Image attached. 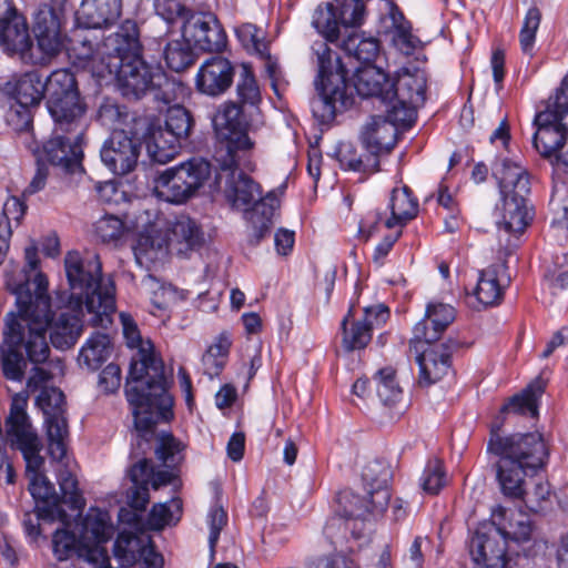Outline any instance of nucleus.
<instances>
[{
    "mask_svg": "<svg viewBox=\"0 0 568 568\" xmlns=\"http://www.w3.org/2000/svg\"><path fill=\"white\" fill-rule=\"evenodd\" d=\"M501 426L499 418L491 424L487 443V453L495 458L499 489L508 498L523 499L531 511H542L549 504L550 486L547 481H538L531 491H527L526 478L547 465L548 446L537 432L501 435Z\"/></svg>",
    "mask_w": 568,
    "mask_h": 568,
    "instance_id": "nucleus-1",
    "label": "nucleus"
},
{
    "mask_svg": "<svg viewBox=\"0 0 568 568\" xmlns=\"http://www.w3.org/2000/svg\"><path fill=\"white\" fill-rule=\"evenodd\" d=\"M43 280L38 284L39 293L29 291L13 281L9 282V292L16 296V312L7 313L0 344V363L3 376L12 382L24 377L27 362L43 364L50 356L47 341L49 318L48 298L43 295Z\"/></svg>",
    "mask_w": 568,
    "mask_h": 568,
    "instance_id": "nucleus-2",
    "label": "nucleus"
},
{
    "mask_svg": "<svg viewBox=\"0 0 568 568\" xmlns=\"http://www.w3.org/2000/svg\"><path fill=\"white\" fill-rule=\"evenodd\" d=\"M126 345L136 349L125 384V397L139 432H151L159 422L173 418V397L164 364L155 354L150 339H143L136 323L129 314L120 315Z\"/></svg>",
    "mask_w": 568,
    "mask_h": 568,
    "instance_id": "nucleus-3",
    "label": "nucleus"
},
{
    "mask_svg": "<svg viewBox=\"0 0 568 568\" xmlns=\"http://www.w3.org/2000/svg\"><path fill=\"white\" fill-rule=\"evenodd\" d=\"M250 162L251 166H245L240 161L229 165L216 161L220 170L215 175L214 185L234 209L247 211V207L253 204L252 210L246 213V217L252 225L251 242L258 244L272 229L280 201L273 191L262 196L261 185L244 172L255 170L253 153H250Z\"/></svg>",
    "mask_w": 568,
    "mask_h": 568,
    "instance_id": "nucleus-4",
    "label": "nucleus"
},
{
    "mask_svg": "<svg viewBox=\"0 0 568 568\" xmlns=\"http://www.w3.org/2000/svg\"><path fill=\"white\" fill-rule=\"evenodd\" d=\"M64 268L70 286V303L75 308L85 307L92 314L93 326L106 327L115 312V285L111 278L103 280L98 255L83 258L79 252H68Z\"/></svg>",
    "mask_w": 568,
    "mask_h": 568,
    "instance_id": "nucleus-5",
    "label": "nucleus"
},
{
    "mask_svg": "<svg viewBox=\"0 0 568 568\" xmlns=\"http://www.w3.org/2000/svg\"><path fill=\"white\" fill-rule=\"evenodd\" d=\"M28 392L11 397L9 414L4 419L7 440L13 450L22 454L29 477V490L33 498L49 501L54 497V486L43 473L42 442L28 415Z\"/></svg>",
    "mask_w": 568,
    "mask_h": 568,
    "instance_id": "nucleus-6",
    "label": "nucleus"
},
{
    "mask_svg": "<svg viewBox=\"0 0 568 568\" xmlns=\"http://www.w3.org/2000/svg\"><path fill=\"white\" fill-rule=\"evenodd\" d=\"M390 471L388 467L378 460L367 463L362 471V493L343 490L337 496L339 519H333L332 526L344 518L345 529H351V520L354 521L352 535L359 538L356 531L357 520L361 525L369 518L383 516L390 500L388 480ZM341 525V523H338Z\"/></svg>",
    "mask_w": 568,
    "mask_h": 568,
    "instance_id": "nucleus-7",
    "label": "nucleus"
},
{
    "mask_svg": "<svg viewBox=\"0 0 568 568\" xmlns=\"http://www.w3.org/2000/svg\"><path fill=\"white\" fill-rule=\"evenodd\" d=\"M312 52L317 64V94L311 100V109L320 122L328 123L334 120L337 112L353 104L352 97L347 94L348 72L341 58L324 41H315L312 44Z\"/></svg>",
    "mask_w": 568,
    "mask_h": 568,
    "instance_id": "nucleus-8",
    "label": "nucleus"
},
{
    "mask_svg": "<svg viewBox=\"0 0 568 568\" xmlns=\"http://www.w3.org/2000/svg\"><path fill=\"white\" fill-rule=\"evenodd\" d=\"M498 180L501 206H497V225L506 233L520 235L532 221V209L528 206L527 195L530 182L527 171L518 163L501 159L494 166Z\"/></svg>",
    "mask_w": 568,
    "mask_h": 568,
    "instance_id": "nucleus-9",
    "label": "nucleus"
},
{
    "mask_svg": "<svg viewBox=\"0 0 568 568\" xmlns=\"http://www.w3.org/2000/svg\"><path fill=\"white\" fill-rule=\"evenodd\" d=\"M48 113L54 134H82L88 105L81 95L75 75L69 69H58L48 77Z\"/></svg>",
    "mask_w": 568,
    "mask_h": 568,
    "instance_id": "nucleus-10",
    "label": "nucleus"
},
{
    "mask_svg": "<svg viewBox=\"0 0 568 568\" xmlns=\"http://www.w3.org/2000/svg\"><path fill=\"white\" fill-rule=\"evenodd\" d=\"M243 108L236 102H225L213 118L216 132L214 160L224 165L240 161L251 166L250 153L254 152L255 142L251 140L243 125Z\"/></svg>",
    "mask_w": 568,
    "mask_h": 568,
    "instance_id": "nucleus-11",
    "label": "nucleus"
},
{
    "mask_svg": "<svg viewBox=\"0 0 568 568\" xmlns=\"http://www.w3.org/2000/svg\"><path fill=\"white\" fill-rule=\"evenodd\" d=\"M211 175V164L203 158H192L163 171L155 180L156 197L182 204L191 199Z\"/></svg>",
    "mask_w": 568,
    "mask_h": 568,
    "instance_id": "nucleus-12",
    "label": "nucleus"
},
{
    "mask_svg": "<svg viewBox=\"0 0 568 568\" xmlns=\"http://www.w3.org/2000/svg\"><path fill=\"white\" fill-rule=\"evenodd\" d=\"M168 6V12H161V16L169 22H173L178 17L184 18L182 38L194 49L203 52H222L226 48L227 37L215 14L197 12L185 17V8L178 1L169 0Z\"/></svg>",
    "mask_w": 568,
    "mask_h": 568,
    "instance_id": "nucleus-13",
    "label": "nucleus"
},
{
    "mask_svg": "<svg viewBox=\"0 0 568 568\" xmlns=\"http://www.w3.org/2000/svg\"><path fill=\"white\" fill-rule=\"evenodd\" d=\"M190 112L181 105L169 108L165 126L149 133L145 140L146 152L153 162L165 164L173 160L192 128Z\"/></svg>",
    "mask_w": 568,
    "mask_h": 568,
    "instance_id": "nucleus-14",
    "label": "nucleus"
},
{
    "mask_svg": "<svg viewBox=\"0 0 568 568\" xmlns=\"http://www.w3.org/2000/svg\"><path fill=\"white\" fill-rule=\"evenodd\" d=\"M0 48L9 57L18 55L26 64L43 65L29 34L27 21L11 0H0Z\"/></svg>",
    "mask_w": 568,
    "mask_h": 568,
    "instance_id": "nucleus-15",
    "label": "nucleus"
},
{
    "mask_svg": "<svg viewBox=\"0 0 568 568\" xmlns=\"http://www.w3.org/2000/svg\"><path fill=\"white\" fill-rule=\"evenodd\" d=\"M36 404L44 415L50 457L63 458L69 443L63 392L57 387H43L37 397Z\"/></svg>",
    "mask_w": 568,
    "mask_h": 568,
    "instance_id": "nucleus-16",
    "label": "nucleus"
},
{
    "mask_svg": "<svg viewBox=\"0 0 568 568\" xmlns=\"http://www.w3.org/2000/svg\"><path fill=\"white\" fill-rule=\"evenodd\" d=\"M388 209L390 211L389 216H387L385 212L377 210L368 212L359 223V232L368 239L378 231L381 226L388 230L398 229L402 231L403 226L416 217L418 213V201L408 186L395 187L392 191Z\"/></svg>",
    "mask_w": 568,
    "mask_h": 568,
    "instance_id": "nucleus-17",
    "label": "nucleus"
},
{
    "mask_svg": "<svg viewBox=\"0 0 568 568\" xmlns=\"http://www.w3.org/2000/svg\"><path fill=\"white\" fill-rule=\"evenodd\" d=\"M41 280H43V295L48 298V308H49V325L50 328V339L52 345L59 349H67L72 347L77 341L79 339L82 333V321L80 317V313L82 308H78L74 312H61L57 318H54V314L51 308V297L48 293L49 282L47 276L43 273H40L36 276L33 282H30L28 278L17 280L14 276L8 277V283L13 281L16 284L24 287L29 291L30 295H36L39 293L38 284Z\"/></svg>",
    "mask_w": 568,
    "mask_h": 568,
    "instance_id": "nucleus-18",
    "label": "nucleus"
},
{
    "mask_svg": "<svg viewBox=\"0 0 568 568\" xmlns=\"http://www.w3.org/2000/svg\"><path fill=\"white\" fill-rule=\"evenodd\" d=\"M101 50L104 58L98 67V78H105V71L114 70L116 62L124 63L141 58L142 44L136 22L125 20L114 33L102 36Z\"/></svg>",
    "mask_w": 568,
    "mask_h": 568,
    "instance_id": "nucleus-19",
    "label": "nucleus"
},
{
    "mask_svg": "<svg viewBox=\"0 0 568 568\" xmlns=\"http://www.w3.org/2000/svg\"><path fill=\"white\" fill-rule=\"evenodd\" d=\"M353 311L351 306L341 323L342 346L346 352L364 349L372 341L374 328L382 327L390 315L384 304L365 307L361 318H354Z\"/></svg>",
    "mask_w": 568,
    "mask_h": 568,
    "instance_id": "nucleus-20",
    "label": "nucleus"
},
{
    "mask_svg": "<svg viewBox=\"0 0 568 568\" xmlns=\"http://www.w3.org/2000/svg\"><path fill=\"white\" fill-rule=\"evenodd\" d=\"M114 70L105 71L106 75H114L121 94L129 99H140L148 91L161 85L164 74L156 68L148 64L143 58L120 63Z\"/></svg>",
    "mask_w": 568,
    "mask_h": 568,
    "instance_id": "nucleus-21",
    "label": "nucleus"
},
{
    "mask_svg": "<svg viewBox=\"0 0 568 568\" xmlns=\"http://www.w3.org/2000/svg\"><path fill=\"white\" fill-rule=\"evenodd\" d=\"M561 101L548 104L546 110L535 116L537 130L532 138L536 150L545 158L557 160L565 139L568 134V124H565Z\"/></svg>",
    "mask_w": 568,
    "mask_h": 568,
    "instance_id": "nucleus-22",
    "label": "nucleus"
},
{
    "mask_svg": "<svg viewBox=\"0 0 568 568\" xmlns=\"http://www.w3.org/2000/svg\"><path fill=\"white\" fill-rule=\"evenodd\" d=\"M410 352L416 354L419 367L418 383L430 386L439 382L452 369L453 345L450 343L415 342L409 343Z\"/></svg>",
    "mask_w": 568,
    "mask_h": 568,
    "instance_id": "nucleus-23",
    "label": "nucleus"
},
{
    "mask_svg": "<svg viewBox=\"0 0 568 568\" xmlns=\"http://www.w3.org/2000/svg\"><path fill=\"white\" fill-rule=\"evenodd\" d=\"M98 28L85 27L78 23L67 39H63L62 50L74 65L89 69L98 78V67L102 63L101 52L102 34Z\"/></svg>",
    "mask_w": 568,
    "mask_h": 568,
    "instance_id": "nucleus-24",
    "label": "nucleus"
},
{
    "mask_svg": "<svg viewBox=\"0 0 568 568\" xmlns=\"http://www.w3.org/2000/svg\"><path fill=\"white\" fill-rule=\"evenodd\" d=\"M141 152L139 139L128 135L123 130H115L100 150L103 164L115 175L132 172Z\"/></svg>",
    "mask_w": 568,
    "mask_h": 568,
    "instance_id": "nucleus-25",
    "label": "nucleus"
},
{
    "mask_svg": "<svg viewBox=\"0 0 568 568\" xmlns=\"http://www.w3.org/2000/svg\"><path fill=\"white\" fill-rule=\"evenodd\" d=\"M82 134H54L52 131L50 139L42 146L39 160H44L68 173L82 170Z\"/></svg>",
    "mask_w": 568,
    "mask_h": 568,
    "instance_id": "nucleus-26",
    "label": "nucleus"
},
{
    "mask_svg": "<svg viewBox=\"0 0 568 568\" xmlns=\"http://www.w3.org/2000/svg\"><path fill=\"white\" fill-rule=\"evenodd\" d=\"M64 17L55 13L49 7L40 6L33 18V32L37 39L38 57L43 59V65L57 57L63 47L61 32Z\"/></svg>",
    "mask_w": 568,
    "mask_h": 568,
    "instance_id": "nucleus-27",
    "label": "nucleus"
},
{
    "mask_svg": "<svg viewBox=\"0 0 568 568\" xmlns=\"http://www.w3.org/2000/svg\"><path fill=\"white\" fill-rule=\"evenodd\" d=\"M80 537L89 548H99L103 551V560H97L95 568H111L108 551L104 545L111 539L113 526L109 511L91 507L87 511L80 525H78Z\"/></svg>",
    "mask_w": 568,
    "mask_h": 568,
    "instance_id": "nucleus-28",
    "label": "nucleus"
},
{
    "mask_svg": "<svg viewBox=\"0 0 568 568\" xmlns=\"http://www.w3.org/2000/svg\"><path fill=\"white\" fill-rule=\"evenodd\" d=\"M234 65L232 62L221 55L206 59L195 77V85L199 92L219 97L225 93L233 83Z\"/></svg>",
    "mask_w": 568,
    "mask_h": 568,
    "instance_id": "nucleus-29",
    "label": "nucleus"
},
{
    "mask_svg": "<svg viewBox=\"0 0 568 568\" xmlns=\"http://www.w3.org/2000/svg\"><path fill=\"white\" fill-rule=\"evenodd\" d=\"M508 541L495 527L494 532L476 531L469 542V552L474 562L485 568H506L508 564Z\"/></svg>",
    "mask_w": 568,
    "mask_h": 568,
    "instance_id": "nucleus-30",
    "label": "nucleus"
},
{
    "mask_svg": "<svg viewBox=\"0 0 568 568\" xmlns=\"http://www.w3.org/2000/svg\"><path fill=\"white\" fill-rule=\"evenodd\" d=\"M455 320V310L449 304L429 303L425 316L413 328V341L436 342Z\"/></svg>",
    "mask_w": 568,
    "mask_h": 568,
    "instance_id": "nucleus-31",
    "label": "nucleus"
},
{
    "mask_svg": "<svg viewBox=\"0 0 568 568\" xmlns=\"http://www.w3.org/2000/svg\"><path fill=\"white\" fill-rule=\"evenodd\" d=\"M427 74L417 67H404L398 70L396 79L392 81V95L410 104H424L426 101Z\"/></svg>",
    "mask_w": 568,
    "mask_h": 568,
    "instance_id": "nucleus-32",
    "label": "nucleus"
},
{
    "mask_svg": "<svg viewBox=\"0 0 568 568\" xmlns=\"http://www.w3.org/2000/svg\"><path fill=\"white\" fill-rule=\"evenodd\" d=\"M7 94L24 105H39L48 93V79L43 81L38 71H28L12 77L4 85Z\"/></svg>",
    "mask_w": 568,
    "mask_h": 568,
    "instance_id": "nucleus-33",
    "label": "nucleus"
},
{
    "mask_svg": "<svg viewBox=\"0 0 568 568\" xmlns=\"http://www.w3.org/2000/svg\"><path fill=\"white\" fill-rule=\"evenodd\" d=\"M53 552L58 560L65 561L72 556L83 558L89 564L98 567L97 560H103V551L99 548H89L83 539L68 529H58L52 537Z\"/></svg>",
    "mask_w": 568,
    "mask_h": 568,
    "instance_id": "nucleus-34",
    "label": "nucleus"
},
{
    "mask_svg": "<svg viewBox=\"0 0 568 568\" xmlns=\"http://www.w3.org/2000/svg\"><path fill=\"white\" fill-rule=\"evenodd\" d=\"M203 243V232L195 221L189 216H180L170 230L165 248L178 255L187 256L190 252L199 250Z\"/></svg>",
    "mask_w": 568,
    "mask_h": 568,
    "instance_id": "nucleus-35",
    "label": "nucleus"
},
{
    "mask_svg": "<svg viewBox=\"0 0 568 568\" xmlns=\"http://www.w3.org/2000/svg\"><path fill=\"white\" fill-rule=\"evenodd\" d=\"M397 128L385 121L383 116H372L361 133L363 146L378 159L382 153H388L396 144Z\"/></svg>",
    "mask_w": 568,
    "mask_h": 568,
    "instance_id": "nucleus-36",
    "label": "nucleus"
},
{
    "mask_svg": "<svg viewBox=\"0 0 568 568\" xmlns=\"http://www.w3.org/2000/svg\"><path fill=\"white\" fill-rule=\"evenodd\" d=\"M353 85L362 98H378L388 101L392 95V81L376 65H363L356 69Z\"/></svg>",
    "mask_w": 568,
    "mask_h": 568,
    "instance_id": "nucleus-37",
    "label": "nucleus"
},
{
    "mask_svg": "<svg viewBox=\"0 0 568 568\" xmlns=\"http://www.w3.org/2000/svg\"><path fill=\"white\" fill-rule=\"evenodd\" d=\"M491 523L507 541L523 544L531 538L532 524L526 514L498 507L491 514Z\"/></svg>",
    "mask_w": 568,
    "mask_h": 568,
    "instance_id": "nucleus-38",
    "label": "nucleus"
},
{
    "mask_svg": "<svg viewBox=\"0 0 568 568\" xmlns=\"http://www.w3.org/2000/svg\"><path fill=\"white\" fill-rule=\"evenodd\" d=\"M121 0H82L77 12V22L100 30L114 23L121 16Z\"/></svg>",
    "mask_w": 568,
    "mask_h": 568,
    "instance_id": "nucleus-39",
    "label": "nucleus"
},
{
    "mask_svg": "<svg viewBox=\"0 0 568 568\" xmlns=\"http://www.w3.org/2000/svg\"><path fill=\"white\" fill-rule=\"evenodd\" d=\"M387 20L389 23L386 24L385 34L388 37L392 47L404 55L413 54L420 44V40L413 34L412 23L393 3L389 7Z\"/></svg>",
    "mask_w": 568,
    "mask_h": 568,
    "instance_id": "nucleus-40",
    "label": "nucleus"
},
{
    "mask_svg": "<svg viewBox=\"0 0 568 568\" xmlns=\"http://www.w3.org/2000/svg\"><path fill=\"white\" fill-rule=\"evenodd\" d=\"M59 465L57 469L58 484L61 491V501L70 509L81 513L84 507V499L78 487V479L71 468V459L68 456V447L63 458H52Z\"/></svg>",
    "mask_w": 568,
    "mask_h": 568,
    "instance_id": "nucleus-41",
    "label": "nucleus"
},
{
    "mask_svg": "<svg viewBox=\"0 0 568 568\" xmlns=\"http://www.w3.org/2000/svg\"><path fill=\"white\" fill-rule=\"evenodd\" d=\"M544 393L540 383L528 385L521 393L514 395L500 408V415L506 417L510 414L526 416L536 419L538 416V402Z\"/></svg>",
    "mask_w": 568,
    "mask_h": 568,
    "instance_id": "nucleus-42",
    "label": "nucleus"
},
{
    "mask_svg": "<svg viewBox=\"0 0 568 568\" xmlns=\"http://www.w3.org/2000/svg\"><path fill=\"white\" fill-rule=\"evenodd\" d=\"M151 542L149 536L122 531L114 541L113 552L122 566L131 567L138 562L139 557Z\"/></svg>",
    "mask_w": 568,
    "mask_h": 568,
    "instance_id": "nucleus-43",
    "label": "nucleus"
},
{
    "mask_svg": "<svg viewBox=\"0 0 568 568\" xmlns=\"http://www.w3.org/2000/svg\"><path fill=\"white\" fill-rule=\"evenodd\" d=\"M379 41L374 37L353 31L342 42V49L348 57L355 58L363 65H375L374 62L379 54Z\"/></svg>",
    "mask_w": 568,
    "mask_h": 568,
    "instance_id": "nucleus-44",
    "label": "nucleus"
},
{
    "mask_svg": "<svg viewBox=\"0 0 568 568\" xmlns=\"http://www.w3.org/2000/svg\"><path fill=\"white\" fill-rule=\"evenodd\" d=\"M112 345L108 334L94 333L81 347L79 363L89 369H98L111 355Z\"/></svg>",
    "mask_w": 568,
    "mask_h": 568,
    "instance_id": "nucleus-45",
    "label": "nucleus"
},
{
    "mask_svg": "<svg viewBox=\"0 0 568 568\" xmlns=\"http://www.w3.org/2000/svg\"><path fill=\"white\" fill-rule=\"evenodd\" d=\"M312 26L324 38V42L335 43L341 36L342 22L334 9L333 2H325L317 6L312 17ZM328 47V44H326Z\"/></svg>",
    "mask_w": 568,
    "mask_h": 568,
    "instance_id": "nucleus-46",
    "label": "nucleus"
},
{
    "mask_svg": "<svg viewBox=\"0 0 568 568\" xmlns=\"http://www.w3.org/2000/svg\"><path fill=\"white\" fill-rule=\"evenodd\" d=\"M505 285L499 278V268L488 267L479 273L475 296L484 306H493L500 302Z\"/></svg>",
    "mask_w": 568,
    "mask_h": 568,
    "instance_id": "nucleus-47",
    "label": "nucleus"
},
{
    "mask_svg": "<svg viewBox=\"0 0 568 568\" xmlns=\"http://www.w3.org/2000/svg\"><path fill=\"white\" fill-rule=\"evenodd\" d=\"M342 168L356 172H377L379 170L378 159L367 155H358L356 148L351 143H341L336 151Z\"/></svg>",
    "mask_w": 568,
    "mask_h": 568,
    "instance_id": "nucleus-48",
    "label": "nucleus"
},
{
    "mask_svg": "<svg viewBox=\"0 0 568 568\" xmlns=\"http://www.w3.org/2000/svg\"><path fill=\"white\" fill-rule=\"evenodd\" d=\"M237 104L242 108H257L262 101V94L255 75L247 64L242 70L236 83Z\"/></svg>",
    "mask_w": 568,
    "mask_h": 568,
    "instance_id": "nucleus-49",
    "label": "nucleus"
},
{
    "mask_svg": "<svg viewBox=\"0 0 568 568\" xmlns=\"http://www.w3.org/2000/svg\"><path fill=\"white\" fill-rule=\"evenodd\" d=\"M183 503L180 497H173L168 503L153 505L149 514V524L153 529H163L165 526L175 525L182 516Z\"/></svg>",
    "mask_w": 568,
    "mask_h": 568,
    "instance_id": "nucleus-50",
    "label": "nucleus"
},
{
    "mask_svg": "<svg viewBox=\"0 0 568 568\" xmlns=\"http://www.w3.org/2000/svg\"><path fill=\"white\" fill-rule=\"evenodd\" d=\"M192 44L182 40L169 41L164 48L163 57L169 69L180 72L194 62Z\"/></svg>",
    "mask_w": 568,
    "mask_h": 568,
    "instance_id": "nucleus-51",
    "label": "nucleus"
},
{
    "mask_svg": "<svg viewBox=\"0 0 568 568\" xmlns=\"http://www.w3.org/2000/svg\"><path fill=\"white\" fill-rule=\"evenodd\" d=\"M374 379L377 396L385 406H393L400 400L402 388L396 381L395 371L392 367L379 369Z\"/></svg>",
    "mask_w": 568,
    "mask_h": 568,
    "instance_id": "nucleus-52",
    "label": "nucleus"
},
{
    "mask_svg": "<svg viewBox=\"0 0 568 568\" xmlns=\"http://www.w3.org/2000/svg\"><path fill=\"white\" fill-rule=\"evenodd\" d=\"M541 22V11L536 7H530L523 21L519 31V44L521 52L528 57L534 55L536 44V34Z\"/></svg>",
    "mask_w": 568,
    "mask_h": 568,
    "instance_id": "nucleus-53",
    "label": "nucleus"
},
{
    "mask_svg": "<svg viewBox=\"0 0 568 568\" xmlns=\"http://www.w3.org/2000/svg\"><path fill=\"white\" fill-rule=\"evenodd\" d=\"M231 344L230 337L221 334L203 355L202 362L210 375H217L223 369Z\"/></svg>",
    "mask_w": 568,
    "mask_h": 568,
    "instance_id": "nucleus-54",
    "label": "nucleus"
},
{
    "mask_svg": "<svg viewBox=\"0 0 568 568\" xmlns=\"http://www.w3.org/2000/svg\"><path fill=\"white\" fill-rule=\"evenodd\" d=\"M387 105L386 115L383 118L396 128L397 125L408 126L416 119V109L423 104H410L402 99L394 98L392 101H382Z\"/></svg>",
    "mask_w": 568,
    "mask_h": 568,
    "instance_id": "nucleus-55",
    "label": "nucleus"
},
{
    "mask_svg": "<svg viewBox=\"0 0 568 568\" xmlns=\"http://www.w3.org/2000/svg\"><path fill=\"white\" fill-rule=\"evenodd\" d=\"M334 9L344 29L363 24L366 14V3L359 0H335Z\"/></svg>",
    "mask_w": 568,
    "mask_h": 568,
    "instance_id": "nucleus-56",
    "label": "nucleus"
},
{
    "mask_svg": "<svg viewBox=\"0 0 568 568\" xmlns=\"http://www.w3.org/2000/svg\"><path fill=\"white\" fill-rule=\"evenodd\" d=\"M183 445L172 434L164 433L159 438L155 454L168 468L176 467L183 460Z\"/></svg>",
    "mask_w": 568,
    "mask_h": 568,
    "instance_id": "nucleus-57",
    "label": "nucleus"
},
{
    "mask_svg": "<svg viewBox=\"0 0 568 568\" xmlns=\"http://www.w3.org/2000/svg\"><path fill=\"white\" fill-rule=\"evenodd\" d=\"M419 480L425 493L437 495L446 485V473L443 462L438 458L429 459Z\"/></svg>",
    "mask_w": 568,
    "mask_h": 568,
    "instance_id": "nucleus-58",
    "label": "nucleus"
},
{
    "mask_svg": "<svg viewBox=\"0 0 568 568\" xmlns=\"http://www.w3.org/2000/svg\"><path fill=\"white\" fill-rule=\"evenodd\" d=\"M235 34L242 45L255 54H265L267 42L264 38V32L255 24L243 23L235 29Z\"/></svg>",
    "mask_w": 568,
    "mask_h": 568,
    "instance_id": "nucleus-59",
    "label": "nucleus"
},
{
    "mask_svg": "<svg viewBox=\"0 0 568 568\" xmlns=\"http://www.w3.org/2000/svg\"><path fill=\"white\" fill-rule=\"evenodd\" d=\"M37 105H24L13 100L6 113L7 124L16 132L28 131L32 126V109Z\"/></svg>",
    "mask_w": 568,
    "mask_h": 568,
    "instance_id": "nucleus-60",
    "label": "nucleus"
},
{
    "mask_svg": "<svg viewBox=\"0 0 568 568\" xmlns=\"http://www.w3.org/2000/svg\"><path fill=\"white\" fill-rule=\"evenodd\" d=\"M95 235L103 242L116 241L123 234L124 224L114 215H104L94 225Z\"/></svg>",
    "mask_w": 568,
    "mask_h": 568,
    "instance_id": "nucleus-61",
    "label": "nucleus"
},
{
    "mask_svg": "<svg viewBox=\"0 0 568 568\" xmlns=\"http://www.w3.org/2000/svg\"><path fill=\"white\" fill-rule=\"evenodd\" d=\"M227 519V513L221 505L215 503L211 506L206 520L210 528L209 545L212 552H214L221 531L226 526Z\"/></svg>",
    "mask_w": 568,
    "mask_h": 568,
    "instance_id": "nucleus-62",
    "label": "nucleus"
},
{
    "mask_svg": "<svg viewBox=\"0 0 568 568\" xmlns=\"http://www.w3.org/2000/svg\"><path fill=\"white\" fill-rule=\"evenodd\" d=\"M24 260L26 266L20 270H13L6 274V286L8 287V277L14 276L17 280L28 278L30 282H33L36 276L41 272H37L33 277H31V272H36L39 268L40 260L38 256V247L36 244H31L24 248Z\"/></svg>",
    "mask_w": 568,
    "mask_h": 568,
    "instance_id": "nucleus-63",
    "label": "nucleus"
},
{
    "mask_svg": "<svg viewBox=\"0 0 568 568\" xmlns=\"http://www.w3.org/2000/svg\"><path fill=\"white\" fill-rule=\"evenodd\" d=\"M545 283L551 294H557L568 287V265L555 263L544 275Z\"/></svg>",
    "mask_w": 568,
    "mask_h": 568,
    "instance_id": "nucleus-64",
    "label": "nucleus"
}]
</instances>
